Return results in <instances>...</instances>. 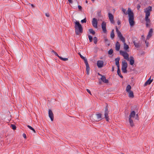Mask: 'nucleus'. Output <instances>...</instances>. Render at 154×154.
I'll use <instances>...</instances> for the list:
<instances>
[{"instance_id": "nucleus-27", "label": "nucleus", "mask_w": 154, "mask_h": 154, "mask_svg": "<svg viewBox=\"0 0 154 154\" xmlns=\"http://www.w3.org/2000/svg\"><path fill=\"white\" fill-rule=\"evenodd\" d=\"M110 36L112 39H113L114 38L115 36V35L114 34V30L113 29L111 31V34H110Z\"/></svg>"}, {"instance_id": "nucleus-25", "label": "nucleus", "mask_w": 154, "mask_h": 154, "mask_svg": "<svg viewBox=\"0 0 154 154\" xmlns=\"http://www.w3.org/2000/svg\"><path fill=\"white\" fill-rule=\"evenodd\" d=\"M129 122L131 127H133L134 126V124L133 122V120L132 119L129 118Z\"/></svg>"}, {"instance_id": "nucleus-47", "label": "nucleus", "mask_w": 154, "mask_h": 154, "mask_svg": "<svg viewBox=\"0 0 154 154\" xmlns=\"http://www.w3.org/2000/svg\"><path fill=\"white\" fill-rule=\"evenodd\" d=\"M23 137L24 138H26V136L25 134H23Z\"/></svg>"}, {"instance_id": "nucleus-8", "label": "nucleus", "mask_w": 154, "mask_h": 154, "mask_svg": "<svg viewBox=\"0 0 154 154\" xmlns=\"http://www.w3.org/2000/svg\"><path fill=\"white\" fill-rule=\"evenodd\" d=\"M92 26L94 28H97V19L95 18H93L92 21Z\"/></svg>"}, {"instance_id": "nucleus-41", "label": "nucleus", "mask_w": 154, "mask_h": 154, "mask_svg": "<svg viewBox=\"0 0 154 154\" xmlns=\"http://www.w3.org/2000/svg\"><path fill=\"white\" fill-rule=\"evenodd\" d=\"M78 8L79 10L80 11H82V7L80 5H79L78 6Z\"/></svg>"}, {"instance_id": "nucleus-20", "label": "nucleus", "mask_w": 154, "mask_h": 154, "mask_svg": "<svg viewBox=\"0 0 154 154\" xmlns=\"http://www.w3.org/2000/svg\"><path fill=\"white\" fill-rule=\"evenodd\" d=\"M130 65H133L134 63V57H133L131 56L130 57Z\"/></svg>"}, {"instance_id": "nucleus-5", "label": "nucleus", "mask_w": 154, "mask_h": 154, "mask_svg": "<svg viewBox=\"0 0 154 154\" xmlns=\"http://www.w3.org/2000/svg\"><path fill=\"white\" fill-rule=\"evenodd\" d=\"M122 70L123 72L126 73L127 72V68L128 66V64L125 60H123L122 61Z\"/></svg>"}, {"instance_id": "nucleus-54", "label": "nucleus", "mask_w": 154, "mask_h": 154, "mask_svg": "<svg viewBox=\"0 0 154 154\" xmlns=\"http://www.w3.org/2000/svg\"><path fill=\"white\" fill-rule=\"evenodd\" d=\"M98 74L99 75L101 76V77H102V76L103 75H102L100 74V73H98Z\"/></svg>"}, {"instance_id": "nucleus-17", "label": "nucleus", "mask_w": 154, "mask_h": 154, "mask_svg": "<svg viewBox=\"0 0 154 154\" xmlns=\"http://www.w3.org/2000/svg\"><path fill=\"white\" fill-rule=\"evenodd\" d=\"M136 115V113L134 111H131L130 113V115L129 116V118L132 119L135 117Z\"/></svg>"}, {"instance_id": "nucleus-43", "label": "nucleus", "mask_w": 154, "mask_h": 154, "mask_svg": "<svg viewBox=\"0 0 154 154\" xmlns=\"http://www.w3.org/2000/svg\"><path fill=\"white\" fill-rule=\"evenodd\" d=\"M140 8V5H138L137 6V9L138 10H139Z\"/></svg>"}, {"instance_id": "nucleus-51", "label": "nucleus", "mask_w": 154, "mask_h": 154, "mask_svg": "<svg viewBox=\"0 0 154 154\" xmlns=\"http://www.w3.org/2000/svg\"><path fill=\"white\" fill-rule=\"evenodd\" d=\"M112 72H113L114 71V67L113 66H112Z\"/></svg>"}, {"instance_id": "nucleus-28", "label": "nucleus", "mask_w": 154, "mask_h": 154, "mask_svg": "<svg viewBox=\"0 0 154 154\" xmlns=\"http://www.w3.org/2000/svg\"><path fill=\"white\" fill-rule=\"evenodd\" d=\"M108 113H105L104 114L105 118L106 119V120L107 121H108L109 120Z\"/></svg>"}, {"instance_id": "nucleus-6", "label": "nucleus", "mask_w": 154, "mask_h": 154, "mask_svg": "<svg viewBox=\"0 0 154 154\" xmlns=\"http://www.w3.org/2000/svg\"><path fill=\"white\" fill-rule=\"evenodd\" d=\"M116 29L117 34L118 37L119 38L120 40L122 41V42H125V39L124 37L122 36L117 26L116 27Z\"/></svg>"}, {"instance_id": "nucleus-26", "label": "nucleus", "mask_w": 154, "mask_h": 154, "mask_svg": "<svg viewBox=\"0 0 154 154\" xmlns=\"http://www.w3.org/2000/svg\"><path fill=\"white\" fill-rule=\"evenodd\" d=\"M104 39L105 42L107 44L108 46H109L110 43H109V42L108 40V39L107 38H106V37H104Z\"/></svg>"}, {"instance_id": "nucleus-56", "label": "nucleus", "mask_w": 154, "mask_h": 154, "mask_svg": "<svg viewBox=\"0 0 154 154\" xmlns=\"http://www.w3.org/2000/svg\"><path fill=\"white\" fill-rule=\"evenodd\" d=\"M92 1H94V0H91Z\"/></svg>"}, {"instance_id": "nucleus-53", "label": "nucleus", "mask_w": 154, "mask_h": 154, "mask_svg": "<svg viewBox=\"0 0 154 154\" xmlns=\"http://www.w3.org/2000/svg\"><path fill=\"white\" fill-rule=\"evenodd\" d=\"M31 5L33 8H34V6L33 5L31 4Z\"/></svg>"}, {"instance_id": "nucleus-24", "label": "nucleus", "mask_w": 154, "mask_h": 154, "mask_svg": "<svg viewBox=\"0 0 154 154\" xmlns=\"http://www.w3.org/2000/svg\"><path fill=\"white\" fill-rule=\"evenodd\" d=\"M117 73L118 75L121 77V78H123V76L121 74V71L119 68L118 69Z\"/></svg>"}, {"instance_id": "nucleus-31", "label": "nucleus", "mask_w": 154, "mask_h": 154, "mask_svg": "<svg viewBox=\"0 0 154 154\" xmlns=\"http://www.w3.org/2000/svg\"><path fill=\"white\" fill-rule=\"evenodd\" d=\"M59 58L61 60H62L64 61H66L68 60V58H63L60 56L59 57Z\"/></svg>"}, {"instance_id": "nucleus-50", "label": "nucleus", "mask_w": 154, "mask_h": 154, "mask_svg": "<svg viewBox=\"0 0 154 154\" xmlns=\"http://www.w3.org/2000/svg\"><path fill=\"white\" fill-rule=\"evenodd\" d=\"M150 23H146V27H148L149 26Z\"/></svg>"}, {"instance_id": "nucleus-3", "label": "nucleus", "mask_w": 154, "mask_h": 154, "mask_svg": "<svg viewBox=\"0 0 154 154\" xmlns=\"http://www.w3.org/2000/svg\"><path fill=\"white\" fill-rule=\"evenodd\" d=\"M152 11V7L150 6H148L144 10V12L146 13L145 19L146 21V23H150V21L149 17L150 16V12Z\"/></svg>"}, {"instance_id": "nucleus-36", "label": "nucleus", "mask_w": 154, "mask_h": 154, "mask_svg": "<svg viewBox=\"0 0 154 154\" xmlns=\"http://www.w3.org/2000/svg\"><path fill=\"white\" fill-rule=\"evenodd\" d=\"M11 126L13 130H14L16 129V127L15 125L13 124H11Z\"/></svg>"}, {"instance_id": "nucleus-13", "label": "nucleus", "mask_w": 154, "mask_h": 154, "mask_svg": "<svg viewBox=\"0 0 154 154\" xmlns=\"http://www.w3.org/2000/svg\"><path fill=\"white\" fill-rule=\"evenodd\" d=\"M100 79L104 83H109L108 80L106 79L104 75H102Z\"/></svg>"}, {"instance_id": "nucleus-19", "label": "nucleus", "mask_w": 154, "mask_h": 154, "mask_svg": "<svg viewBox=\"0 0 154 154\" xmlns=\"http://www.w3.org/2000/svg\"><path fill=\"white\" fill-rule=\"evenodd\" d=\"M129 93L128 97L131 98H133L134 97V95L133 92L132 91H129V92H128Z\"/></svg>"}, {"instance_id": "nucleus-12", "label": "nucleus", "mask_w": 154, "mask_h": 154, "mask_svg": "<svg viewBox=\"0 0 154 154\" xmlns=\"http://www.w3.org/2000/svg\"><path fill=\"white\" fill-rule=\"evenodd\" d=\"M108 17L111 23L113 24L114 23V21L113 20L114 17L112 14L110 13H108Z\"/></svg>"}, {"instance_id": "nucleus-38", "label": "nucleus", "mask_w": 154, "mask_h": 154, "mask_svg": "<svg viewBox=\"0 0 154 154\" xmlns=\"http://www.w3.org/2000/svg\"><path fill=\"white\" fill-rule=\"evenodd\" d=\"M51 52H52V53H54V54H55V55L58 57H59L60 56L58 55V54L56 52H55L54 51V50H53L51 51Z\"/></svg>"}, {"instance_id": "nucleus-9", "label": "nucleus", "mask_w": 154, "mask_h": 154, "mask_svg": "<svg viewBox=\"0 0 154 154\" xmlns=\"http://www.w3.org/2000/svg\"><path fill=\"white\" fill-rule=\"evenodd\" d=\"M106 26V22L105 21H103L101 24V26L103 32L104 33H106L107 32Z\"/></svg>"}, {"instance_id": "nucleus-1", "label": "nucleus", "mask_w": 154, "mask_h": 154, "mask_svg": "<svg viewBox=\"0 0 154 154\" xmlns=\"http://www.w3.org/2000/svg\"><path fill=\"white\" fill-rule=\"evenodd\" d=\"M122 11L125 14H128V20L130 25L131 26H133L135 22L134 21V14L133 12L130 8H128L127 12H126V10L123 8L122 9Z\"/></svg>"}, {"instance_id": "nucleus-57", "label": "nucleus", "mask_w": 154, "mask_h": 154, "mask_svg": "<svg viewBox=\"0 0 154 154\" xmlns=\"http://www.w3.org/2000/svg\"><path fill=\"white\" fill-rule=\"evenodd\" d=\"M142 37H143V35L142 36Z\"/></svg>"}, {"instance_id": "nucleus-37", "label": "nucleus", "mask_w": 154, "mask_h": 154, "mask_svg": "<svg viewBox=\"0 0 154 154\" xmlns=\"http://www.w3.org/2000/svg\"><path fill=\"white\" fill-rule=\"evenodd\" d=\"M108 109L107 108V106H106L105 108V113H109Z\"/></svg>"}, {"instance_id": "nucleus-29", "label": "nucleus", "mask_w": 154, "mask_h": 154, "mask_svg": "<svg viewBox=\"0 0 154 154\" xmlns=\"http://www.w3.org/2000/svg\"><path fill=\"white\" fill-rule=\"evenodd\" d=\"M89 31L93 35H94L95 33V32L92 29H89Z\"/></svg>"}, {"instance_id": "nucleus-18", "label": "nucleus", "mask_w": 154, "mask_h": 154, "mask_svg": "<svg viewBox=\"0 0 154 154\" xmlns=\"http://www.w3.org/2000/svg\"><path fill=\"white\" fill-rule=\"evenodd\" d=\"M120 48V44L119 43L117 42L116 44V49L117 51H119Z\"/></svg>"}, {"instance_id": "nucleus-34", "label": "nucleus", "mask_w": 154, "mask_h": 154, "mask_svg": "<svg viewBox=\"0 0 154 154\" xmlns=\"http://www.w3.org/2000/svg\"><path fill=\"white\" fill-rule=\"evenodd\" d=\"M88 38L89 39L90 42H92V40H93L92 37L90 35H88Z\"/></svg>"}, {"instance_id": "nucleus-7", "label": "nucleus", "mask_w": 154, "mask_h": 154, "mask_svg": "<svg viewBox=\"0 0 154 154\" xmlns=\"http://www.w3.org/2000/svg\"><path fill=\"white\" fill-rule=\"evenodd\" d=\"M120 53L125 59H126L128 60H129V55L126 52L121 50L120 51Z\"/></svg>"}, {"instance_id": "nucleus-22", "label": "nucleus", "mask_w": 154, "mask_h": 154, "mask_svg": "<svg viewBox=\"0 0 154 154\" xmlns=\"http://www.w3.org/2000/svg\"><path fill=\"white\" fill-rule=\"evenodd\" d=\"M123 42L124 43V50H127L129 48L128 46L127 45L125 42Z\"/></svg>"}, {"instance_id": "nucleus-4", "label": "nucleus", "mask_w": 154, "mask_h": 154, "mask_svg": "<svg viewBox=\"0 0 154 154\" xmlns=\"http://www.w3.org/2000/svg\"><path fill=\"white\" fill-rule=\"evenodd\" d=\"M78 54L80 55V57L81 58L83 59L85 62V63L86 67V71L87 72V74L88 75H89V71L90 70V68L89 66V65L88 63V62L87 60V58L82 56L80 53H78Z\"/></svg>"}, {"instance_id": "nucleus-2", "label": "nucleus", "mask_w": 154, "mask_h": 154, "mask_svg": "<svg viewBox=\"0 0 154 154\" xmlns=\"http://www.w3.org/2000/svg\"><path fill=\"white\" fill-rule=\"evenodd\" d=\"M75 33L76 35H79L80 33H82L83 32V29L81 25L79 23V21H76L75 23Z\"/></svg>"}, {"instance_id": "nucleus-39", "label": "nucleus", "mask_w": 154, "mask_h": 154, "mask_svg": "<svg viewBox=\"0 0 154 154\" xmlns=\"http://www.w3.org/2000/svg\"><path fill=\"white\" fill-rule=\"evenodd\" d=\"M81 22L82 23H85L86 22V18H85L84 19L82 20L81 21Z\"/></svg>"}, {"instance_id": "nucleus-46", "label": "nucleus", "mask_w": 154, "mask_h": 154, "mask_svg": "<svg viewBox=\"0 0 154 154\" xmlns=\"http://www.w3.org/2000/svg\"><path fill=\"white\" fill-rule=\"evenodd\" d=\"M97 15L99 17H100L101 16V11L98 12L97 13Z\"/></svg>"}, {"instance_id": "nucleus-23", "label": "nucleus", "mask_w": 154, "mask_h": 154, "mask_svg": "<svg viewBox=\"0 0 154 154\" xmlns=\"http://www.w3.org/2000/svg\"><path fill=\"white\" fill-rule=\"evenodd\" d=\"M134 45L135 46L136 48H139L140 47V45L138 43H137L136 42L134 41L133 42Z\"/></svg>"}, {"instance_id": "nucleus-11", "label": "nucleus", "mask_w": 154, "mask_h": 154, "mask_svg": "<svg viewBox=\"0 0 154 154\" xmlns=\"http://www.w3.org/2000/svg\"><path fill=\"white\" fill-rule=\"evenodd\" d=\"M48 116L52 121L54 120V114L51 110L49 109L48 110Z\"/></svg>"}, {"instance_id": "nucleus-10", "label": "nucleus", "mask_w": 154, "mask_h": 154, "mask_svg": "<svg viewBox=\"0 0 154 154\" xmlns=\"http://www.w3.org/2000/svg\"><path fill=\"white\" fill-rule=\"evenodd\" d=\"M104 62L102 60H98L97 61V65L99 68H101L103 66Z\"/></svg>"}, {"instance_id": "nucleus-35", "label": "nucleus", "mask_w": 154, "mask_h": 154, "mask_svg": "<svg viewBox=\"0 0 154 154\" xmlns=\"http://www.w3.org/2000/svg\"><path fill=\"white\" fill-rule=\"evenodd\" d=\"M113 50L112 49H111L108 52V53L109 54L111 55L113 53Z\"/></svg>"}, {"instance_id": "nucleus-49", "label": "nucleus", "mask_w": 154, "mask_h": 154, "mask_svg": "<svg viewBox=\"0 0 154 154\" xmlns=\"http://www.w3.org/2000/svg\"><path fill=\"white\" fill-rule=\"evenodd\" d=\"M45 15L47 17H49V16H50V15L48 13H45Z\"/></svg>"}, {"instance_id": "nucleus-55", "label": "nucleus", "mask_w": 154, "mask_h": 154, "mask_svg": "<svg viewBox=\"0 0 154 154\" xmlns=\"http://www.w3.org/2000/svg\"><path fill=\"white\" fill-rule=\"evenodd\" d=\"M85 2L87 3H88V1L87 0H86V1H85Z\"/></svg>"}, {"instance_id": "nucleus-16", "label": "nucleus", "mask_w": 154, "mask_h": 154, "mask_svg": "<svg viewBox=\"0 0 154 154\" xmlns=\"http://www.w3.org/2000/svg\"><path fill=\"white\" fill-rule=\"evenodd\" d=\"M120 58L119 57H117L115 59V60L116 61V64L117 66L118 69L119 68V61L120 60Z\"/></svg>"}, {"instance_id": "nucleus-44", "label": "nucleus", "mask_w": 154, "mask_h": 154, "mask_svg": "<svg viewBox=\"0 0 154 154\" xmlns=\"http://www.w3.org/2000/svg\"><path fill=\"white\" fill-rule=\"evenodd\" d=\"M121 22L120 20H118L117 21V23L118 25H119L121 24Z\"/></svg>"}, {"instance_id": "nucleus-21", "label": "nucleus", "mask_w": 154, "mask_h": 154, "mask_svg": "<svg viewBox=\"0 0 154 154\" xmlns=\"http://www.w3.org/2000/svg\"><path fill=\"white\" fill-rule=\"evenodd\" d=\"M131 86L130 85H128L126 87V91L127 92H129L131 91Z\"/></svg>"}, {"instance_id": "nucleus-32", "label": "nucleus", "mask_w": 154, "mask_h": 154, "mask_svg": "<svg viewBox=\"0 0 154 154\" xmlns=\"http://www.w3.org/2000/svg\"><path fill=\"white\" fill-rule=\"evenodd\" d=\"M102 114L101 113H98L96 114V116L98 119H101L102 118Z\"/></svg>"}, {"instance_id": "nucleus-14", "label": "nucleus", "mask_w": 154, "mask_h": 154, "mask_svg": "<svg viewBox=\"0 0 154 154\" xmlns=\"http://www.w3.org/2000/svg\"><path fill=\"white\" fill-rule=\"evenodd\" d=\"M153 33V29H150L149 32L148 34L147 35L146 39H149L152 35V33Z\"/></svg>"}, {"instance_id": "nucleus-33", "label": "nucleus", "mask_w": 154, "mask_h": 154, "mask_svg": "<svg viewBox=\"0 0 154 154\" xmlns=\"http://www.w3.org/2000/svg\"><path fill=\"white\" fill-rule=\"evenodd\" d=\"M94 43L96 44L97 42V38L96 37H95L93 38Z\"/></svg>"}, {"instance_id": "nucleus-52", "label": "nucleus", "mask_w": 154, "mask_h": 154, "mask_svg": "<svg viewBox=\"0 0 154 154\" xmlns=\"http://www.w3.org/2000/svg\"><path fill=\"white\" fill-rule=\"evenodd\" d=\"M99 83L100 85H101L102 84V82L101 81H100V79H99Z\"/></svg>"}, {"instance_id": "nucleus-15", "label": "nucleus", "mask_w": 154, "mask_h": 154, "mask_svg": "<svg viewBox=\"0 0 154 154\" xmlns=\"http://www.w3.org/2000/svg\"><path fill=\"white\" fill-rule=\"evenodd\" d=\"M153 79L151 80V77L149 78L146 82L144 84V86H145L148 85H150L153 81Z\"/></svg>"}, {"instance_id": "nucleus-42", "label": "nucleus", "mask_w": 154, "mask_h": 154, "mask_svg": "<svg viewBox=\"0 0 154 154\" xmlns=\"http://www.w3.org/2000/svg\"><path fill=\"white\" fill-rule=\"evenodd\" d=\"M135 119L137 120H139V118H138V114H137L136 115V116L135 117Z\"/></svg>"}, {"instance_id": "nucleus-30", "label": "nucleus", "mask_w": 154, "mask_h": 154, "mask_svg": "<svg viewBox=\"0 0 154 154\" xmlns=\"http://www.w3.org/2000/svg\"><path fill=\"white\" fill-rule=\"evenodd\" d=\"M27 126L29 129H30V130H32L34 132V133H36V132L35 130L31 126L29 125H27Z\"/></svg>"}, {"instance_id": "nucleus-45", "label": "nucleus", "mask_w": 154, "mask_h": 154, "mask_svg": "<svg viewBox=\"0 0 154 154\" xmlns=\"http://www.w3.org/2000/svg\"><path fill=\"white\" fill-rule=\"evenodd\" d=\"M86 90L87 91L89 94H90L91 95V91H90V90L88 89H86Z\"/></svg>"}, {"instance_id": "nucleus-40", "label": "nucleus", "mask_w": 154, "mask_h": 154, "mask_svg": "<svg viewBox=\"0 0 154 154\" xmlns=\"http://www.w3.org/2000/svg\"><path fill=\"white\" fill-rule=\"evenodd\" d=\"M145 44L146 45V46L147 47H148L149 46V43L148 42H147L146 41H145Z\"/></svg>"}, {"instance_id": "nucleus-48", "label": "nucleus", "mask_w": 154, "mask_h": 154, "mask_svg": "<svg viewBox=\"0 0 154 154\" xmlns=\"http://www.w3.org/2000/svg\"><path fill=\"white\" fill-rule=\"evenodd\" d=\"M69 3L70 4H72L73 3V1L72 0H68Z\"/></svg>"}]
</instances>
